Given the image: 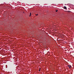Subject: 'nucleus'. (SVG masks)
Segmentation results:
<instances>
[{
    "label": "nucleus",
    "mask_w": 74,
    "mask_h": 74,
    "mask_svg": "<svg viewBox=\"0 0 74 74\" xmlns=\"http://www.w3.org/2000/svg\"><path fill=\"white\" fill-rule=\"evenodd\" d=\"M68 67H69V69H70V68H71V66L70 65H68Z\"/></svg>",
    "instance_id": "obj_2"
},
{
    "label": "nucleus",
    "mask_w": 74,
    "mask_h": 74,
    "mask_svg": "<svg viewBox=\"0 0 74 74\" xmlns=\"http://www.w3.org/2000/svg\"><path fill=\"white\" fill-rule=\"evenodd\" d=\"M40 70H41V68H40L39 70V71H40Z\"/></svg>",
    "instance_id": "obj_4"
},
{
    "label": "nucleus",
    "mask_w": 74,
    "mask_h": 74,
    "mask_svg": "<svg viewBox=\"0 0 74 74\" xmlns=\"http://www.w3.org/2000/svg\"><path fill=\"white\" fill-rule=\"evenodd\" d=\"M31 15H32V14H31V13H30V15L29 16H31Z\"/></svg>",
    "instance_id": "obj_3"
},
{
    "label": "nucleus",
    "mask_w": 74,
    "mask_h": 74,
    "mask_svg": "<svg viewBox=\"0 0 74 74\" xmlns=\"http://www.w3.org/2000/svg\"><path fill=\"white\" fill-rule=\"evenodd\" d=\"M58 12V10H56V12Z\"/></svg>",
    "instance_id": "obj_6"
},
{
    "label": "nucleus",
    "mask_w": 74,
    "mask_h": 74,
    "mask_svg": "<svg viewBox=\"0 0 74 74\" xmlns=\"http://www.w3.org/2000/svg\"><path fill=\"white\" fill-rule=\"evenodd\" d=\"M64 9H65V10H67V8L66 6H64Z\"/></svg>",
    "instance_id": "obj_1"
},
{
    "label": "nucleus",
    "mask_w": 74,
    "mask_h": 74,
    "mask_svg": "<svg viewBox=\"0 0 74 74\" xmlns=\"http://www.w3.org/2000/svg\"><path fill=\"white\" fill-rule=\"evenodd\" d=\"M36 16L38 15V14H36Z\"/></svg>",
    "instance_id": "obj_5"
}]
</instances>
